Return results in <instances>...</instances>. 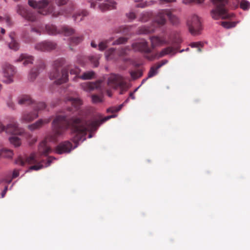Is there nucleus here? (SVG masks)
Returning a JSON list of instances; mask_svg holds the SVG:
<instances>
[{
    "label": "nucleus",
    "mask_w": 250,
    "mask_h": 250,
    "mask_svg": "<svg viewBox=\"0 0 250 250\" xmlns=\"http://www.w3.org/2000/svg\"><path fill=\"white\" fill-rule=\"evenodd\" d=\"M9 38L10 39V42L8 43L9 48L11 49L15 50L16 41L14 34H10Z\"/></svg>",
    "instance_id": "c9c22d12"
},
{
    "label": "nucleus",
    "mask_w": 250,
    "mask_h": 250,
    "mask_svg": "<svg viewBox=\"0 0 250 250\" xmlns=\"http://www.w3.org/2000/svg\"><path fill=\"white\" fill-rule=\"evenodd\" d=\"M33 103L31 97L28 95H23L19 97L18 103L21 105H28Z\"/></svg>",
    "instance_id": "c85d7f7f"
},
{
    "label": "nucleus",
    "mask_w": 250,
    "mask_h": 250,
    "mask_svg": "<svg viewBox=\"0 0 250 250\" xmlns=\"http://www.w3.org/2000/svg\"><path fill=\"white\" fill-rule=\"evenodd\" d=\"M129 96L132 99H135V96L134 95V92H131L130 93V94H129Z\"/></svg>",
    "instance_id": "774afa93"
},
{
    "label": "nucleus",
    "mask_w": 250,
    "mask_h": 250,
    "mask_svg": "<svg viewBox=\"0 0 250 250\" xmlns=\"http://www.w3.org/2000/svg\"><path fill=\"white\" fill-rule=\"evenodd\" d=\"M16 144H17V147L20 146L21 145V142H20V139L17 136V143H16Z\"/></svg>",
    "instance_id": "69168bd1"
},
{
    "label": "nucleus",
    "mask_w": 250,
    "mask_h": 250,
    "mask_svg": "<svg viewBox=\"0 0 250 250\" xmlns=\"http://www.w3.org/2000/svg\"><path fill=\"white\" fill-rule=\"evenodd\" d=\"M45 66L43 63H41L38 66L33 68L29 74V79L30 81H34L40 73V69H43Z\"/></svg>",
    "instance_id": "aec40b11"
},
{
    "label": "nucleus",
    "mask_w": 250,
    "mask_h": 250,
    "mask_svg": "<svg viewBox=\"0 0 250 250\" xmlns=\"http://www.w3.org/2000/svg\"><path fill=\"white\" fill-rule=\"evenodd\" d=\"M31 31L33 32H36L38 34H40V31L38 29H37L36 28H32L31 29Z\"/></svg>",
    "instance_id": "e2e57ef3"
},
{
    "label": "nucleus",
    "mask_w": 250,
    "mask_h": 250,
    "mask_svg": "<svg viewBox=\"0 0 250 250\" xmlns=\"http://www.w3.org/2000/svg\"><path fill=\"white\" fill-rule=\"evenodd\" d=\"M101 57L100 55H95L89 57L90 61L93 64L94 67H97L99 65V60Z\"/></svg>",
    "instance_id": "473e14b6"
},
{
    "label": "nucleus",
    "mask_w": 250,
    "mask_h": 250,
    "mask_svg": "<svg viewBox=\"0 0 250 250\" xmlns=\"http://www.w3.org/2000/svg\"><path fill=\"white\" fill-rule=\"evenodd\" d=\"M83 40V36L73 37L70 39V44L71 45H77Z\"/></svg>",
    "instance_id": "e433bc0d"
},
{
    "label": "nucleus",
    "mask_w": 250,
    "mask_h": 250,
    "mask_svg": "<svg viewBox=\"0 0 250 250\" xmlns=\"http://www.w3.org/2000/svg\"><path fill=\"white\" fill-rule=\"evenodd\" d=\"M75 33V30L67 25H63L61 27V34L66 36H69Z\"/></svg>",
    "instance_id": "bb28decb"
},
{
    "label": "nucleus",
    "mask_w": 250,
    "mask_h": 250,
    "mask_svg": "<svg viewBox=\"0 0 250 250\" xmlns=\"http://www.w3.org/2000/svg\"><path fill=\"white\" fill-rule=\"evenodd\" d=\"M51 120V119L50 118L44 119H40L34 124L29 125L28 126V128L32 131L39 129L44 124H46L49 123Z\"/></svg>",
    "instance_id": "6ab92c4d"
},
{
    "label": "nucleus",
    "mask_w": 250,
    "mask_h": 250,
    "mask_svg": "<svg viewBox=\"0 0 250 250\" xmlns=\"http://www.w3.org/2000/svg\"><path fill=\"white\" fill-rule=\"evenodd\" d=\"M172 11L169 9H163L160 10L155 16L151 27L142 26L139 28L137 32L139 34H147L153 32L155 30V27H160L164 25L168 18L173 24H176L179 22L178 18L172 13Z\"/></svg>",
    "instance_id": "7ed1b4c3"
},
{
    "label": "nucleus",
    "mask_w": 250,
    "mask_h": 250,
    "mask_svg": "<svg viewBox=\"0 0 250 250\" xmlns=\"http://www.w3.org/2000/svg\"><path fill=\"white\" fill-rule=\"evenodd\" d=\"M126 16L128 19L130 21L134 20L136 18L135 13L133 12H130L128 13H126Z\"/></svg>",
    "instance_id": "8fccbe9b"
},
{
    "label": "nucleus",
    "mask_w": 250,
    "mask_h": 250,
    "mask_svg": "<svg viewBox=\"0 0 250 250\" xmlns=\"http://www.w3.org/2000/svg\"><path fill=\"white\" fill-rule=\"evenodd\" d=\"M57 44L51 41H44L37 43L35 45V49L38 51L45 52L50 51L56 49Z\"/></svg>",
    "instance_id": "f8f14e48"
},
{
    "label": "nucleus",
    "mask_w": 250,
    "mask_h": 250,
    "mask_svg": "<svg viewBox=\"0 0 250 250\" xmlns=\"http://www.w3.org/2000/svg\"><path fill=\"white\" fill-rule=\"evenodd\" d=\"M5 131L11 144L16 147V126L15 124H8L6 127L0 122V132Z\"/></svg>",
    "instance_id": "6e6552de"
},
{
    "label": "nucleus",
    "mask_w": 250,
    "mask_h": 250,
    "mask_svg": "<svg viewBox=\"0 0 250 250\" xmlns=\"http://www.w3.org/2000/svg\"><path fill=\"white\" fill-rule=\"evenodd\" d=\"M168 62V61L167 60H163L161 62L157 63L156 65L157 66V68H160L164 65L167 64Z\"/></svg>",
    "instance_id": "4d7b16f0"
},
{
    "label": "nucleus",
    "mask_w": 250,
    "mask_h": 250,
    "mask_svg": "<svg viewBox=\"0 0 250 250\" xmlns=\"http://www.w3.org/2000/svg\"><path fill=\"white\" fill-rule=\"evenodd\" d=\"M45 30L47 34L55 35L61 34V27L58 28L54 24H47L45 26Z\"/></svg>",
    "instance_id": "b1692460"
},
{
    "label": "nucleus",
    "mask_w": 250,
    "mask_h": 250,
    "mask_svg": "<svg viewBox=\"0 0 250 250\" xmlns=\"http://www.w3.org/2000/svg\"><path fill=\"white\" fill-rule=\"evenodd\" d=\"M16 177V169L13 171L12 176H7L5 178L0 180V188L3 190L1 193L2 198L5 196V195L8 190H11L13 187L14 183H11L13 178Z\"/></svg>",
    "instance_id": "1a4fd4ad"
},
{
    "label": "nucleus",
    "mask_w": 250,
    "mask_h": 250,
    "mask_svg": "<svg viewBox=\"0 0 250 250\" xmlns=\"http://www.w3.org/2000/svg\"><path fill=\"white\" fill-rule=\"evenodd\" d=\"M174 1H175V0H160V3L162 4L172 2Z\"/></svg>",
    "instance_id": "052dcab7"
},
{
    "label": "nucleus",
    "mask_w": 250,
    "mask_h": 250,
    "mask_svg": "<svg viewBox=\"0 0 250 250\" xmlns=\"http://www.w3.org/2000/svg\"><path fill=\"white\" fill-rule=\"evenodd\" d=\"M102 0H87V2L90 4V7L95 8L98 2L101 1Z\"/></svg>",
    "instance_id": "3c124183"
},
{
    "label": "nucleus",
    "mask_w": 250,
    "mask_h": 250,
    "mask_svg": "<svg viewBox=\"0 0 250 250\" xmlns=\"http://www.w3.org/2000/svg\"><path fill=\"white\" fill-rule=\"evenodd\" d=\"M91 98L92 102L94 104L101 103L103 101L102 97L97 95H92Z\"/></svg>",
    "instance_id": "37998d69"
},
{
    "label": "nucleus",
    "mask_w": 250,
    "mask_h": 250,
    "mask_svg": "<svg viewBox=\"0 0 250 250\" xmlns=\"http://www.w3.org/2000/svg\"><path fill=\"white\" fill-rule=\"evenodd\" d=\"M191 46L192 47H196L197 48V51L199 52H201V44L199 42H193L191 44Z\"/></svg>",
    "instance_id": "603ef678"
},
{
    "label": "nucleus",
    "mask_w": 250,
    "mask_h": 250,
    "mask_svg": "<svg viewBox=\"0 0 250 250\" xmlns=\"http://www.w3.org/2000/svg\"><path fill=\"white\" fill-rule=\"evenodd\" d=\"M108 85L114 88L123 87L125 85L122 77L119 75L112 74L108 79Z\"/></svg>",
    "instance_id": "9b49d317"
},
{
    "label": "nucleus",
    "mask_w": 250,
    "mask_h": 250,
    "mask_svg": "<svg viewBox=\"0 0 250 250\" xmlns=\"http://www.w3.org/2000/svg\"><path fill=\"white\" fill-rule=\"evenodd\" d=\"M151 47L153 49L158 46H161L164 44H168L169 43L165 40L157 36H153L150 38Z\"/></svg>",
    "instance_id": "412c9836"
},
{
    "label": "nucleus",
    "mask_w": 250,
    "mask_h": 250,
    "mask_svg": "<svg viewBox=\"0 0 250 250\" xmlns=\"http://www.w3.org/2000/svg\"><path fill=\"white\" fill-rule=\"evenodd\" d=\"M105 56L107 60H116L118 59L117 50L114 48H111L106 50L105 52Z\"/></svg>",
    "instance_id": "393cba45"
},
{
    "label": "nucleus",
    "mask_w": 250,
    "mask_h": 250,
    "mask_svg": "<svg viewBox=\"0 0 250 250\" xmlns=\"http://www.w3.org/2000/svg\"><path fill=\"white\" fill-rule=\"evenodd\" d=\"M151 17V13L148 12H144L140 15L139 21L142 22H146L150 20Z\"/></svg>",
    "instance_id": "7c9ffc66"
},
{
    "label": "nucleus",
    "mask_w": 250,
    "mask_h": 250,
    "mask_svg": "<svg viewBox=\"0 0 250 250\" xmlns=\"http://www.w3.org/2000/svg\"><path fill=\"white\" fill-rule=\"evenodd\" d=\"M65 63V59L63 58L58 59L54 61L53 63V68L58 69L60 70L61 68Z\"/></svg>",
    "instance_id": "2f4dec72"
},
{
    "label": "nucleus",
    "mask_w": 250,
    "mask_h": 250,
    "mask_svg": "<svg viewBox=\"0 0 250 250\" xmlns=\"http://www.w3.org/2000/svg\"><path fill=\"white\" fill-rule=\"evenodd\" d=\"M127 41V38L125 37H120L118 39L115 41L113 44H120L125 43Z\"/></svg>",
    "instance_id": "a18cd8bd"
},
{
    "label": "nucleus",
    "mask_w": 250,
    "mask_h": 250,
    "mask_svg": "<svg viewBox=\"0 0 250 250\" xmlns=\"http://www.w3.org/2000/svg\"><path fill=\"white\" fill-rule=\"evenodd\" d=\"M95 73L93 71H86L83 74V75L79 76V78L82 80H91L94 78Z\"/></svg>",
    "instance_id": "c756f323"
},
{
    "label": "nucleus",
    "mask_w": 250,
    "mask_h": 250,
    "mask_svg": "<svg viewBox=\"0 0 250 250\" xmlns=\"http://www.w3.org/2000/svg\"><path fill=\"white\" fill-rule=\"evenodd\" d=\"M88 12L86 10H83L81 12H78L73 15L74 21L77 22H80L83 20L84 17L88 16Z\"/></svg>",
    "instance_id": "a878e982"
},
{
    "label": "nucleus",
    "mask_w": 250,
    "mask_h": 250,
    "mask_svg": "<svg viewBox=\"0 0 250 250\" xmlns=\"http://www.w3.org/2000/svg\"><path fill=\"white\" fill-rule=\"evenodd\" d=\"M68 69L63 68L60 72L58 69L52 68V69L48 73L49 78L51 80H55L54 83L57 85L66 83L68 81Z\"/></svg>",
    "instance_id": "0eeeda50"
},
{
    "label": "nucleus",
    "mask_w": 250,
    "mask_h": 250,
    "mask_svg": "<svg viewBox=\"0 0 250 250\" xmlns=\"http://www.w3.org/2000/svg\"><path fill=\"white\" fill-rule=\"evenodd\" d=\"M67 102L72 105V107L67 108L64 114L57 115L52 123V134L48 137L50 141L56 142L57 138L63 135L69 127L70 128L72 135V140L76 144L79 141H83L86 139L87 132L95 131L98 127L108 120L114 118L116 116L112 115L95 121H86L78 117L68 118L69 113H74L78 110L82 104V101L78 98L68 96L66 98Z\"/></svg>",
    "instance_id": "f257e3e1"
},
{
    "label": "nucleus",
    "mask_w": 250,
    "mask_h": 250,
    "mask_svg": "<svg viewBox=\"0 0 250 250\" xmlns=\"http://www.w3.org/2000/svg\"><path fill=\"white\" fill-rule=\"evenodd\" d=\"M3 157L6 158H11L14 155V153L12 150L8 149L6 148H3Z\"/></svg>",
    "instance_id": "ea45409f"
},
{
    "label": "nucleus",
    "mask_w": 250,
    "mask_h": 250,
    "mask_svg": "<svg viewBox=\"0 0 250 250\" xmlns=\"http://www.w3.org/2000/svg\"><path fill=\"white\" fill-rule=\"evenodd\" d=\"M38 117V113L34 111H25L22 114L21 121L22 123H29L33 121Z\"/></svg>",
    "instance_id": "dca6fc26"
},
{
    "label": "nucleus",
    "mask_w": 250,
    "mask_h": 250,
    "mask_svg": "<svg viewBox=\"0 0 250 250\" xmlns=\"http://www.w3.org/2000/svg\"><path fill=\"white\" fill-rule=\"evenodd\" d=\"M77 146V145L73 148L72 144L70 142L68 141H64L57 146L56 148V152L59 154H61L64 153H69L73 148H74Z\"/></svg>",
    "instance_id": "4468645a"
},
{
    "label": "nucleus",
    "mask_w": 250,
    "mask_h": 250,
    "mask_svg": "<svg viewBox=\"0 0 250 250\" xmlns=\"http://www.w3.org/2000/svg\"><path fill=\"white\" fill-rule=\"evenodd\" d=\"M46 107V104L43 102H39L34 104L33 106V111L38 113L40 110H43Z\"/></svg>",
    "instance_id": "72a5a7b5"
},
{
    "label": "nucleus",
    "mask_w": 250,
    "mask_h": 250,
    "mask_svg": "<svg viewBox=\"0 0 250 250\" xmlns=\"http://www.w3.org/2000/svg\"><path fill=\"white\" fill-rule=\"evenodd\" d=\"M240 6L242 9L247 10L250 8V3L246 0H242L240 4Z\"/></svg>",
    "instance_id": "a19ab883"
},
{
    "label": "nucleus",
    "mask_w": 250,
    "mask_h": 250,
    "mask_svg": "<svg viewBox=\"0 0 250 250\" xmlns=\"http://www.w3.org/2000/svg\"><path fill=\"white\" fill-rule=\"evenodd\" d=\"M132 47L135 51H140L147 54L151 52V49L149 47L147 42L146 41L133 43L132 44Z\"/></svg>",
    "instance_id": "2eb2a0df"
},
{
    "label": "nucleus",
    "mask_w": 250,
    "mask_h": 250,
    "mask_svg": "<svg viewBox=\"0 0 250 250\" xmlns=\"http://www.w3.org/2000/svg\"><path fill=\"white\" fill-rule=\"evenodd\" d=\"M117 50V54L118 59L119 57H123L127 54V52L129 50V47H125L124 48H121Z\"/></svg>",
    "instance_id": "f704fd0d"
},
{
    "label": "nucleus",
    "mask_w": 250,
    "mask_h": 250,
    "mask_svg": "<svg viewBox=\"0 0 250 250\" xmlns=\"http://www.w3.org/2000/svg\"><path fill=\"white\" fill-rule=\"evenodd\" d=\"M3 71L5 80L4 82L7 83H9L13 81V77L14 75V67L8 63H5L3 65Z\"/></svg>",
    "instance_id": "ddd939ff"
},
{
    "label": "nucleus",
    "mask_w": 250,
    "mask_h": 250,
    "mask_svg": "<svg viewBox=\"0 0 250 250\" xmlns=\"http://www.w3.org/2000/svg\"><path fill=\"white\" fill-rule=\"evenodd\" d=\"M147 5L146 3L145 2H142L138 3L136 5V7H141V8H144Z\"/></svg>",
    "instance_id": "bf43d9fd"
},
{
    "label": "nucleus",
    "mask_w": 250,
    "mask_h": 250,
    "mask_svg": "<svg viewBox=\"0 0 250 250\" xmlns=\"http://www.w3.org/2000/svg\"><path fill=\"white\" fill-rule=\"evenodd\" d=\"M68 1V0H55L56 4L59 6L65 5Z\"/></svg>",
    "instance_id": "864d4df0"
},
{
    "label": "nucleus",
    "mask_w": 250,
    "mask_h": 250,
    "mask_svg": "<svg viewBox=\"0 0 250 250\" xmlns=\"http://www.w3.org/2000/svg\"><path fill=\"white\" fill-rule=\"evenodd\" d=\"M159 68H157L156 65L152 66L148 73L147 78H151L156 75L158 73L157 70Z\"/></svg>",
    "instance_id": "58836bf2"
},
{
    "label": "nucleus",
    "mask_w": 250,
    "mask_h": 250,
    "mask_svg": "<svg viewBox=\"0 0 250 250\" xmlns=\"http://www.w3.org/2000/svg\"><path fill=\"white\" fill-rule=\"evenodd\" d=\"M36 141L37 139L36 138H34L29 142V145L31 146L33 145Z\"/></svg>",
    "instance_id": "0e129e2a"
},
{
    "label": "nucleus",
    "mask_w": 250,
    "mask_h": 250,
    "mask_svg": "<svg viewBox=\"0 0 250 250\" xmlns=\"http://www.w3.org/2000/svg\"><path fill=\"white\" fill-rule=\"evenodd\" d=\"M101 86V82H85L81 84L82 88L85 91L90 92L95 89L99 88Z\"/></svg>",
    "instance_id": "f3484780"
},
{
    "label": "nucleus",
    "mask_w": 250,
    "mask_h": 250,
    "mask_svg": "<svg viewBox=\"0 0 250 250\" xmlns=\"http://www.w3.org/2000/svg\"><path fill=\"white\" fill-rule=\"evenodd\" d=\"M107 41H104L99 43L98 47L99 49L101 51L104 50L107 46Z\"/></svg>",
    "instance_id": "09e8293b"
},
{
    "label": "nucleus",
    "mask_w": 250,
    "mask_h": 250,
    "mask_svg": "<svg viewBox=\"0 0 250 250\" xmlns=\"http://www.w3.org/2000/svg\"><path fill=\"white\" fill-rule=\"evenodd\" d=\"M91 46L93 48H96L97 44H96L94 41H92L91 42Z\"/></svg>",
    "instance_id": "338daca9"
},
{
    "label": "nucleus",
    "mask_w": 250,
    "mask_h": 250,
    "mask_svg": "<svg viewBox=\"0 0 250 250\" xmlns=\"http://www.w3.org/2000/svg\"><path fill=\"white\" fill-rule=\"evenodd\" d=\"M20 14L26 20L29 21H33L38 19V17L36 13L28 11L23 8H22V11H21Z\"/></svg>",
    "instance_id": "5701e85b"
},
{
    "label": "nucleus",
    "mask_w": 250,
    "mask_h": 250,
    "mask_svg": "<svg viewBox=\"0 0 250 250\" xmlns=\"http://www.w3.org/2000/svg\"><path fill=\"white\" fill-rule=\"evenodd\" d=\"M123 105V104H121L119 105L118 107H113L109 108L107 109V112L112 113L118 112V111L122 109Z\"/></svg>",
    "instance_id": "de8ad7c7"
},
{
    "label": "nucleus",
    "mask_w": 250,
    "mask_h": 250,
    "mask_svg": "<svg viewBox=\"0 0 250 250\" xmlns=\"http://www.w3.org/2000/svg\"><path fill=\"white\" fill-rule=\"evenodd\" d=\"M181 42L182 40L180 37L176 38L172 42V46H168L163 49L160 53H157L154 55H151L147 56L148 59L149 60H153L155 59L162 58L166 55L170 54L174 55L176 54L179 50V48L178 45Z\"/></svg>",
    "instance_id": "39448f33"
},
{
    "label": "nucleus",
    "mask_w": 250,
    "mask_h": 250,
    "mask_svg": "<svg viewBox=\"0 0 250 250\" xmlns=\"http://www.w3.org/2000/svg\"><path fill=\"white\" fill-rule=\"evenodd\" d=\"M28 3L31 7L38 9V14L42 15H47L51 14L54 18H57L61 15L68 17L76 8L75 5L71 3L68 4L65 9L55 11V6L48 0H41L38 1L34 0H28Z\"/></svg>",
    "instance_id": "f03ea898"
},
{
    "label": "nucleus",
    "mask_w": 250,
    "mask_h": 250,
    "mask_svg": "<svg viewBox=\"0 0 250 250\" xmlns=\"http://www.w3.org/2000/svg\"><path fill=\"white\" fill-rule=\"evenodd\" d=\"M3 20H5L6 23L8 25H10L11 19L9 16H6L5 17H2L0 16V22L3 21Z\"/></svg>",
    "instance_id": "5fc2aeb1"
},
{
    "label": "nucleus",
    "mask_w": 250,
    "mask_h": 250,
    "mask_svg": "<svg viewBox=\"0 0 250 250\" xmlns=\"http://www.w3.org/2000/svg\"><path fill=\"white\" fill-rule=\"evenodd\" d=\"M205 0H183V3L185 4H189L191 3H202Z\"/></svg>",
    "instance_id": "c03bdc74"
},
{
    "label": "nucleus",
    "mask_w": 250,
    "mask_h": 250,
    "mask_svg": "<svg viewBox=\"0 0 250 250\" xmlns=\"http://www.w3.org/2000/svg\"><path fill=\"white\" fill-rule=\"evenodd\" d=\"M130 74L133 80H136L143 75V71L141 70H138L135 71H130Z\"/></svg>",
    "instance_id": "4c0bfd02"
},
{
    "label": "nucleus",
    "mask_w": 250,
    "mask_h": 250,
    "mask_svg": "<svg viewBox=\"0 0 250 250\" xmlns=\"http://www.w3.org/2000/svg\"><path fill=\"white\" fill-rule=\"evenodd\" d=\"M23 133V130H20L18 128V127L17 126V136L20 135H21Z\"/></svg>",
    "instance_id": "680f3d73"
},
{
    "label": "nucleus",
    "mask_w": 250,
    "mask_h": 250,
    "mask_svg": "<svg viewBox=\"0 0 250 250\" xmlns=\"http://www.w3.org/2000/svg\"><path fill=\"white\" fill-rule=\"evenodd\" d=\"M7 104L8 105V106L12 109H14V103L11 100V97H9V99L8 100H7Z\"/></svg>",
    "instance_id": "6e6d98bb"
},
{
    "label": "nucleus",
    "mask_w": 250,
    "mask_h": 250,
    "mask_svg": "<svg viewBox=\"0 0 250 250\" xmlns=\"http://www.w3.org/2000/svg\"><path fill=\"white\" fill-rule=\"evenodd\" d=\"M128 27H120V30L118 31L119 32H122L123 33H126V30L128 29Z\"/></svg>",
    "instance_id": "13d9d810"
},
{
    "label": "nucleus",
    "mask_w": 250,
    "mask_h": 250,
    "mask_svg": "<svg viewBox=\"0 0 250 250\" xmlns=\"http://www.w3.org/2000/svg\"><path fill=\"white\" fill-rule=\"evenodd\" d=\"M116 3L112 0H107L105 2L99 5V7L102 11L113 9L116 8Z\"/></svg>",
    "instance_id": "4be33fe9"
},
{
    "label": "nucleus",
    "mask_w": 250,
    "mask_h": 250,
    "mask_svg": "<svg viewBox=\"0 0 250 250\" xmlns=\"http://www.w3.org/2000/svg\"><path fill=\"white\" fill-rule=\"evenodd\" d=\"M80 69L78 67H75L73 68H71L70 69V73L71 75H75V78H79L78 75L80 73Z\"/></svg>",
    "instance_id": "79ce46f5"
},
{
    "label": "nucleus",
    "mask_w": 250,
    "mask_h": 250,
    "mask_svg": "<svg viewBox=\"0 0 250 250\" xmlns=\"http://www.w3.org/2000/svg\"><path fill=\"white\" fill-rule=\"evenodd\" d=\"M221 25L227 28H229L235 26V23L234 22H230L228 21H223Z\"/></svg>",
    "instance_id": "49530a36"
},
{
    "label": "nucleus",
    "mask_w": 250,
    "mask_h": 250,
    "mask_svg": "<svg viewBox=\"0 0 250 250\" xmlns=\"http://www.w3.org/2000/svg\"><path fill=\"white\" fill-rule=\"evenodd\" d=\"M41 161L40 158L35 153H32L29 156H26L25 158L21 156L17 158V164H19L21 166H23L25 163L36 164L30 167V169L31 170H38L43 167V165L40 164Z\"/></svg>",
    "instance_id": "423d86ee"
},
{
    "label": "nucleus",
    "mask_w": 250,
    "mask_h": 250,
    "mask_svg": "<svg viewBox=\"0 0 250 250\" xmlns=\"http://www.w3.org/2000/svg\"><path fill=\"white\" fill-rule=\"evenodd\" d=\"M216 6V8L211 12L212 18L215 20L221 19H229L231 16L228 13L226 5L228 4V0H211Z\"/></svg>",
    "instance_id": "20e7f679"
},
{
    "label": "nucleus",
    "mask_w": 250,
    "mask_h": 250,
    "mask_svg": "<svg viewBox=\"0 0 250 250\" xmlns=\"http://www.w3.org/2000/svg\"><path fill=\"white\" fill-rule=\"evenodd\" d=\"M188 25L190 33L193 35L199 34L201 29V23L199 17L196 15L192 16L188 21Z\"/></svg>",
    "instance_id": "9d476101"
},
{
    "label": "nucleus",
    "mask_w": 250,
    "mask_h": 250,
    "mask_svg": "<svg viewBox=\"0 0 250 250\" xmlns=\"http://www.w3.org/2000/svg\"><path fill=\"white\" fill-rule=\"evenodd\" d=\"M33 58L31 56H28L27 54H21L18 60V62H23V64L24 65H28V64L32 63Z\"/></svg>",
    "instance_id": "cd10ccee"
},
{
    "label": "nucleus",
    "mask_w": 250,
    "mask_h": 250,
    "mask_svg": "<svg viewBox=\"0 0 250 250\" xmlns=\"http://www.w3.org/2000/svg\"><path fill=\"white\" fill-rule=\"evenodd\" d=\"M51 151L50 147L47 144L46 140L42 141L39 145V153L41 155L47 156Z\"/></svg>",
    "instance_id": "a211bd4d"
}]
</instances>
